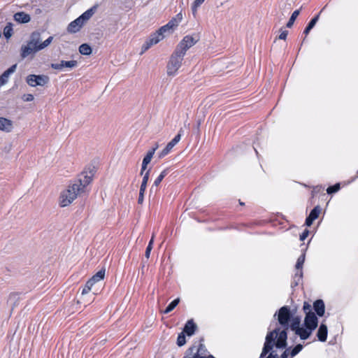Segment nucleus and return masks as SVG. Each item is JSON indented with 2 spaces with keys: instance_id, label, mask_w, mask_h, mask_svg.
<instances>
[{
  "instance_id": "nucleus-30",
  "label": "nucleus",
  "mask_w": 358,
  "mask_h": 358,
  "mask_svg": "<svg viewBox=\"0 0 358 358\" xmlns=\"http://www.w3.org/2000/svg\"><path fill=\"white\" fill-rule=\"evenodd\" d=\"M168 171L166 169L162 171L159 176L156 178V180L154 182L153 185L157 187L162 180L164 178V177L167 175Z\"/></svg>"
},
{
  "instance_id": "nucleus-15",
  "label": "nucleus",
  "mask_w": 358,
  "mask_h": 358,
  "mask_svg": "<svg viewBox=\"0 0 358 358\" xmlns=\"http://www.w3.org/2000/svg\"><path fill=\"white\" fill-rule=\"evenodd\" d=\"M320 211H321V209H320V207L319 206H315L310 213L308 217L306 218V224L307 226H310L313 221L315 220L320 213Z\"/></svg>"
},
{
  "instance_id": "nucleus-8",
  "label": "nucleus",
  "mask_w": 358,
  "mask_h": 358,
  "mask_svg": "<svg viewBox=\"0 0 358 358\" xmlns=\"http://www.w3.org/2000/svg\"><path fill=\"white\" fill-rule=\"evenodd\" d=\"M26 81L31 87L44 86L49 81V78L45 75H29Z\"/></svg>"
},
{
  "instance_id": "nucleus-22",
  "label": "nucleus",
  "mask_w": 358,
  "mask_h": 358,
  "mask_svg": "<svg viewBox=\"0 0 358 358\" xmlns=\"http://www.w3.org/2000/svg\"><path fill=\"white\" fill-rule=\"evenodd\" d=\"M92 52V48L87 43H83L79 47V52L83 55H90Z\"/></svg>"
},
{
  "instance_id": "nucleus-11",
  "label": "nucleus",
  "mask_w": 358,
  "mask_h": 358,
  "mask_svg": "<svg viewBox=\"0 0 358 358\" xmlns=\"http://www.w3.org/2000/svg\"><path fill=\"white\" fill-rule=\"evenodd\" d=\"M305 262V254H302L297 259L296 264V273L294 275V280L296 281V285L299 283V282L301 280L303 276L302 267L303 263Z\"/></svg>"
},
{
  "instance_id": "nucleus-39",
  "label": "nucleus",
  "mask_w": 358,
  "mask_h": 358,
  "mask_svg": "<svg viewBox=\"0 0 358 358\" xmlns=\"http://www.w3.org/2000/svg\"><path fill=\"white\" fill-rule=\"evenodd\" d=\"M288 34V31L286 30L282 31L278 36L279 39L285 40Z\"/></svg>"
},
{
  "instance_id": "nucleus-14",
  "label": "nucleus",
  "mask_w": 358,
  "mask_h": 358,
  "mask_svg": "<svg viewBox=\"0 0 358 358\" xmlns=\"http://www.w3.org/2000/svg\"><path fill=\"white\" fill-rule=\"evenodd\" d=\"M157 148L158 144H156V148H152L150 150H149L147 155L143 158L141 171V175L143 173V171L146 169L148 164L151 162V159Z\"/></svg>"
},
{
  "instance_id": "nucleus-31",
  "label": "nucleus",
  "mask_w": 358,
  "mask_h": 358,
  "mask_svg": "<svg viewBox=\"0 0 358 358\" xmlns=\"http://www.w3.org/2000/svg\"><path fill=\"white\" fill-rule=\"evenodd\" d=\"M13 34V28L11 24H7L3 29V34L6 38H9Z\"/></svg>"
},
{
  "instance_id": "nucleus-4",
  "label": "nucleus",
  "mask_w": 358,
  "mask_h": 358,
  "mask_svg": "<svg viewBox=\"0 0 358 358\" xmlns=\"http://www.w3.org/2000/svg\"><path fill=\"white\" fill-rule=\"evenodd\" d=\"M183 18L182 13H178L166 24L161 27L156 32L152 34L145 41L141 47V55H143L152 45L158 43L164 39L166 35L173 33L174 29L178 27Z\"/></svg>"
},
{
  "instance_id": "nucleus-33",
  "label": "nucleus",
  "mask_w": 358,
  "mask_h": 358,
  "mask_svg": "<svg viewBox=\"0 0 358 358\" xmlns=\"http://www.w3.org/2000/svg\"><path fill=\"white\" fill-rule=\"evenodd\" d=\"M94 284L92 282V281H90V280L87 282L86 285H85V287H83V290H82V295H85L86 294H87L92 289V287L94 285Z\"/></svg>"
},
{
  "instance_id": "nucleus-1",
  "label": "nucleus",
  "mask_w": 358,
  "mask_h": 358,
  "mask_svg": "<svg viewBox=\"0 0 358 358\" xmlns=\"http://www.w3.org/2000/svg\"><path fill=\"white\" fill-rule=\"evenodd\" d=\"M278 316V321L283 329H275L267 334L262 352L259 358H264L268 352L275 346L278 349H284L287 346L289 324L292 318L289 307L285 306L281 307L274 316Z\"/></svg>"
},
{
  "instance_id": "nucleus-43",
  "label": "nucleus",
  "mask_w": 358,
  "mask_h": 358,
  "mask_svg": "<svg viewBox=\"0 0 358 358\" xmlns=\"http://www.w3.org/2000/svg\"><path fill=\"white\" fill-rule=\"evenodd\" d=\"M200 6H196V1H194L192 6V13L194 15H195V14L196 13V11H197V8L198 7H199Z\"/></svg>"
},
{
  "instance_id": "nucleus-32",
  "label": "nucleus",
  "mask_w": 358,
  "mask_h": 358,
  "mask_svg": "<svg viewBox=\"0 0 358 358\" xmlns=\"http://www.w3.org/2000/svg\"><path fill=\"white\" fill-rule=\"evenodd\" d=\"M196 352L201 355V356L204 357L212 356L211 355L208 354L207 350L206 349V347L203 344L199 345Z\"/></svg>"
},
{
  "instance_id": "nucleus-47",
  "label": "nucleus",
  "mask_w": 358,
  "mask_h": 358,
  "mask_svg": "<svg viewBox=\"0 0 358 358\" xmlns=\"http://www.w3.org/2000/svg\"><path fill=\"white\" fill-rule=\"evenodd\" d=\"M147 248H150V250H152V245L148 244V245L147 246Z\"/></svg>"
},
{
  "instance_id": "nucleus-36",
  "label": "nucleus",
  "mask_w": 358,
  "mask_h": 358,
  "mask_svg": "<svg viewBox=\"0 0 358 358\" xmlns=\"http://www.w3.org/2000/svg\"><path fill=\"white\" fill-rule=\"evenodd\" d=\"M340 184L339 183H336V185H333V186H330L327 189V194H332V193H335V192H337L339 189H340Z\"/></svg>"
},
{
  "instance_id": "nucleus-3",
  "label": "nucleus",
  "mask_w": 358,
  "mask_h": 358,
  "mask_svg": "<svg viewBox=\"0 0 358 358\" xmlns=\"http://www.w3.org/2000/svg\"><path fill=\"white\" fill-rule=\"evenodd\" d=\"M299 316H292L289 328L301 340L308 339L318 325V319L315 314L310 313L305 316L303 325L301 324Z\"/></svg>"
},
{
  "instance_id": "nucleus-20",
  "label": "nucleus",
  "mask_w": 358,
  "mask_h": 358,
  "mask_svg": "<svg viewBox=\"0 0 358 358\" xmlns=\"http://www.w3.org/2000/svg\"><path fill=\"white\" fill-rule=\"evenodd\" d=\"M196 328V326L194 323L193 320H189L185 324L183 331L185 334H187V336H191L194 334Z\"/></svg>"
},
{
  "instance_id": "nucleus-26",
  "label": "nucleus",
  "mask_w": 358,
  "mask_h": 358,
  "mask_svg": "<svg viewBox=\"0 0 358 358\" xmlns=\"http://www.w3.org/2000/svg\"><path fill=\"white\" fill-rule=\"evenodd\" d=\"M30 39L34 42V44L36 45V46L38 45H43L41 41V34L38 32H34L31 35Z\"/></svg>"
},
{
  "instance_id": "nucleus-18",
  "label": "nucleus",
  "mask_w": 358,
  "mask_h": 358,
  "mask_svg": "<svg viewBox=\"0 0 358 358\" xmlns=\"http://www.w3.org/2000/svg\"><path fill=\"white\" fill-rule=\"evenodd\" d=\"M13 129V122L11 120L4 118L0 117V130L10 132Z\"/></svg>"
},
{
  "instance_id": "nucleus-16",
  "label": "nucleus",
  "mask_w": 358,
  "mask_h": 358,
  "mask_svg": "<svg viewBox=\"0 0 358 358\" xmlns=\"http://www.w3.org/2000/svg\"><path fill=\"white\" fill-rule=\"evenodd\" d=\"M313 309L315 311L317 315L322 317L325 313L324 303L322 299L316 300L313 305Z\"/></svg>"
},
{
  "instance_id": "nucleus-10",
  "label": "nucleus",
  "mask_w": 358,
  "mask_h": 358,
  "mask_svg": "<svg viewBox=\"0 0 358 358\" xmlns=\"http://www.w3.org/2000/svg\"><path fill=\"white\" fill-rule=\"evenodd\" d=\"M182 136V129L180 130L178 135H176L165 147V148L162 150V152L159 155V158H162L168 155L173 148L180 141Z\"/></svg>"
},
{
  "instance_id": "nucleus-48",
  "label": "nucleus",
  "mask_w": 358,
  "mask_h": 358,
  "mask_svg": "<svg viewBox=\"0 0 358 358\" xmlns=\"http://www.w3.org/2000/svg\"><path fill=\"white\" fill-rule=\"evenodd\" d=\"M183 358H192V357L185 356Z\"/></svg>"
},
{
  "instance_id": "nucleus-23",
  "label": "nucleus",
  "mask_w": 358,
  "mask_h": 358,
  "mask_svg": "<svg viewBox=\"0 0 358 358\" xmlns=\"http://www.w3.org/2000/svg\"><path fill=\"white\" fill-rule=\"evenodd\" d=\"M179 302H180L179 298L174 299L173 301H171L169 304V306L166 307V308L164 310H163V313L168 314L170 312H171L178 306Z\"/></svg>"
},
{
  "instance_id": "nucleus-9",
  "label": "nucleus",
  "mask_w": 358,
  "mask_h": 358,
  "mask_svg": "<svg viewBox=\"0 0 358 358\" xmlns=\"http://www.w3.org/2000/svg\"><path fill=\"white\" fill-rule=\"evenodd\" d=\"M78 66V62L76 60L64 61L62 60L59 63H52L50 66L55 70L62 71L64 69H72Z\"/></svg>"
},
{
  "instance_id": "nucleus-12",
  "label": "nucleus",
  "mask_w": 358,
  "mask_h": 358,
  "mask_svg": "<svg viewBox=\"0 0 358 358\" xmlns=\"http://www.w3.org/2000/svg\"><path fill=\"white\" fill-rule=\"evenodd\" d=\"M52 40L53 36H49L45 41H44L42 43V45H43L36 46V45L34 44V42H32V41L30 39L27 45L29 46L31 49H33V51L34 52H36L48 47L52 43Z\"/></svg>"
},
{
  "instance_id": "nucleus-21",
  "label": "nucleus",
  "mask_w": 358,
  "mask_h": 358,
  "mask_svg": "<svg viewBox=\"0 0 358 358\" xmlns=\"http://www.w3.org/2000/svg\"><path fill=\"white\" fill-rule=\"evenodd\" d=\"M105 276V269H101L95 275H94L90 279V281H92L94 284L96 282L103 280Z\"/></svg>"
},
{
  "instance_id": "nucleus-7",
  "label": "nucleus",
  "mask_w": 358,
  "mask_h": 358,
  "mask_svg": "<svg viewBox=\"0 0 358 358\" xmlns=\"http://www.w3.org/2000/svg\"><path fill=\"white\" fill-rule=\"evenodd\" d=\"M198 41L197 36L187 35L180 42L176 50L185 55L187 50L195 45Z\"/></svg>"
},
{
  "instance_id": "nucleus-41",
  "label": "nucleus",
  "mask_w": 358,
  "mask_h": 358,
  "mask_svg": "<svg viewBox=\"0 0 358 358\" xmlns=\"http://www.w3.org/2000/svg\"><path fill=\"white\" fill-rule=\"evenodd\" d=\"M192 357V358H214L213 356H208V357L201 356V355L199 354L198 352H196Z\"/></svg>"
},
{
  "instance_id": "nucleus-13",
  "label": "nucleus",
  "mask_w": 358,
  "mask_h": 358,
  "mask_svg": "<svg viewBox=\"0 0 358 358\" xmlns=\"http://www.w3.org/2000/svg\"><path fill=\"white\" fill-rule=\"evenodd\" d=\"M16 69L17 64H15L1 74L0 76V87L8 83L10 76L15 71Z\"/></svg>"
},
{
  "instance_id": "nucleus-24",
  "label": "nucleus",
  "mask_w": 358,
  "mask_h": 358,
  "mask_svg": "<svg viewBox=\"0 0 358 358\" xmlns=\"http://www.w3.org/2000/svg\"><path fill=\"white\" fill-rule=\"evenodd\" d=\"M318 19H319V14L310 20V22L308 23V26L306 27V29H304V31H303V33L306 35H308V33L310 32V31L314 27V26L317 23Z\"/></svg>"
},
{
  "instance_id": "nucleus-37",
  "label": "nucleus",
  "mask_w": 358,
  "mask_h": 358,
  "mask_svg": "<svg viewBox=\"0 0 358 358\" xmlns=\"http://www.w3.org/2000/svg\"><path fill=\"white\" fill-rule=\"evenodd\" d=\"M303 309L304 313H306V315L307 314L312 313L315 314L314 312L312 311V306L308 302H304L303 306Z\"/></svg>"
},
{
  "instance_id": "nucleus-25",
  "label": "nucleus",
  "mask_w": 358,
  "mask_h": 358,
  "mask_svg": "<svg viewBox=\"0 0 358 358\" xmlns=\"http://www.w3.org/2000/svg\"><path fill=\"white\" fill-rule=\"evenodd\" d=\"M289 350V349H286L282 354L281 358H287ZM268 352H270V354L266 358H278L277 352L275 350H273V348Z\"/></svg>"
},
{
  "instance_id": "nucleus-38",
  "label": "nucleus",
  "mask_w": 358,
  "mask_h": 358,
  "mask_svg": "<svg viewBox=\"0 0 358 358\" xmlns=\"http://www.w3.org/2000/svg\"><path fill=\"white\" fill-rule=\"evenodd\" d=\"M22 99L24 101H26V102H29V101H32L34 99V96L31 94H24L22 96Z\"/></svg>"
},
{
  "instance_id": "nucleus-5",
  "label": "nucleus",
  "mask_w": 358,
  "mask_h": 358,
  "mask_svg": "<svg viewBox=\"0 0 358 358\" xmlns=\"http://www.w3.org/2000/svg\"><path fill=\"white\" fill-rule=\"evenodd\" d=\"M93 14L94 10L92 8L84 12L81 15L69 24L67 27L68 32L74 34L79 31L83 25L91 18Z\"/></svg>"
},
{
  "instance_id": "nucleus-42",
  "label": "nucleus",
  "mask_w": 358,
  "mask_h": 358,
  "mask_svg": "<svg viewBox=\"0 0 358 358\" xmlns=\"http://www.w3.org/2000/svg\"><path fill=\"white\" fill-rule=\"evenodd\" d=\"M144 192H139V196H138V203H143V199H144Z\"/></svg>"
},
{
  "instance_id": "nucleus-29",
  "label": "nucleus",
  "mask_w": 358,
  "mask_h": 358,
  "mask_svg": "<svg viewBox=\"0 0 358 358\" xmlns=\"http://www.w3.org/2000/svg\"><path fill=\"white\" fill-rule=\"evenodd\" d=\"M21 50H22L21 56L23 58L27 57V56H29L31 53H34V52L33 51V49H31L27 45H26L24 46H22Z\"/></svg>"
},
{
  "instance_id": "nucleus-44",
  "label": "nucleus",
  "mask_w": 358,
  "mask_h": 358,
  "mask_svg": "<svg viewBox=\"0 0 358 358\" xmlns=\"http://www.w3.org/2000/svg\"><path fill=\"white\" fill-rule=\"evenodd\" d=\"M151 250L150 248H146L145 256L147 259L150 257Z\"/></svg>"
},
{
  "instance_id": "nucleus-2",
  "label": "nucleus",
  "mask_w": 358,
  "mask_h": 358,
  "mask_svg": "<svg viewBox=\"0 0 358 358\" xmlns=\"http://www.w3.org/2000/svg\"><path fill=\"white\" fill-rule=\"evenodd\" d=\"M93 176V170L82 172L73 183L69 185L61 192L59 199V206L61 207L69 206L78 194L85 192L87 185L92 182Z\"/></svg>"
},
{
  "instance_id": "nucleus-17",
  "label": "nucleus",
  "mask_w": 358,
  "mask_h": 358,
  "mask_svg": "<svg viewBox=\"0 0 358 358\" xmlns=\"http://www.w3.org/2000/svg\"><path fill=\"white\" fill-rule=\"evenodd\" d=\"M327 334H328V329L327 326L322 323L317 330V337L318 340L321 342H325L327 338Z\"/></svg>"
},
{
  "instance_id": "nucleus-6",
  "label": "nucleus",
  "mask_w": 358,
  "mask_h": 358,
  "mask_svg": "<svg viewBox=\"0 0 358 358\" xmlns=\"http://www.w3.org/2000/svg\"><path fill=\"white\" fill-rule=\"evenodd\" d=\"M184 56L182 52L180 53L176 50L174 51L167 64L166 69L168 76H174L177 74L178 69L181 66Z\"/></svg>"
},
{
  "instance_id": "nucleus-46",
  "label": "nucleus",
  "mask_w": 358,
  "mask_h": 358,
  "mask_svg": "<svg viewBox=\"0 0 358 358\" xmlns=\"http://www.w3.org/2000/svg\"><path fill=\"white\" fill-rule=\"evenodd\" d=\"M153 242H154V235H152L150 242L148 244H151V245H153Z\"/></svg>"
},
{
  "instance_id": "nucleus-28",
  "label": "nucleus",
  "mask_w": 358,
  "mask_h": 358,
  "mask_svg": "<svg viewBox=\"0 0 358 358\" xmlns=\"http://www.w3.org/2000/svg\"><path fill=\"white\" fill-rule=\"evenodd\" d=\"M149 175H150V171H148L143 176L141 187H140V192H145L147 187V183L149 179Z\"/></svg>"
},
{
  "instance_id": "nucleus-19",
  "label": "nucleus",
  "mask_w": 358,
  "mask_h": 358,
  "mask_svg": "<svg viewBox=\"0 0 358 358\" xmlns=\"http://www.w3.org/2000/svg\"><path fill=\"white\" fill-rule=\"evenodd\" d=\"M14 20L20 23H27L31 20V17L29 14L18 12L14 15Z\"/></svg>"
},
{
  "instance_id": "nucleus-34",
  "label": "nucleus",
  "mask_w": 358,
  "mask_h": 358,
  "mask_svg": "<svg viewBox=\"0 0 358 358\" xmlns=\"http://www.w3.org/2000/svg\"><path fill=\"white\" fill-rule=\"evenodd\" d=\"M186 343L185 336L183 332L180 333L177 338V345L180 347L184 345Z\"/></svg>"
},
{
  "instance_id": "nucleus-35",
  "label": "nucleus",
  "mask_w": 358,
  "mask_h": 358,
  "mask_svg": "<svg viewBox=\"0 0 358 358\" xmlns=\"http://www.w3.org/2000/svg\"><path fill=\"white\" fill-rule=\"evenodd\" d=\"M303 349V345L301 344L296 345L290 352V355L292 357L296 356L299 352H301Z\"/></svg>"
},
{
  "instance_id": "nucleus-45",
  "label": "nucleus",
  "mask_w": 358,
  "mask_h": 358,
  "mask_svg": "<svg viewBox=\"0 0 358 358\" xmlns=\"http://www.w3.org/2000/svg\"><path fill=\"white\" fill-rule=\"evenodd\" d=\"M205 0H195L196 6H201Z\"/></svg>"
},
{
  "instance_id": "nucleus-40",
  "label": "nucleus",
  "mask_w": 358,
  "mask_h": 358,
  "mask_svg": "<svg viewBox=\"0 0 358 358\" xmlns=\"http://www.w3.org/2000/svg\"><path fill=\"white\" fill-rule=\"evenodd\" d=\"M309 231L308 230L306 229L300 235V240L304 241L308 236Z\"/></svg>"
},
{
  "instance_id": "nucleus-27",
  "label": "nucleus",
  "mask_w": 358,
  "mask_h": 358,
  "mask_svg": "<svg viewBox=\"0 0 358 358\" xmlns=\"http://www.w3.org/2000/svg\"><path fill=\"white\" fill-rule=\"evenodd\" d=\"M299 13H300V10H296L293 12L288 22L287 23V27L291 28L292 27L295 20L299 16Z\"/></svg>"
}]
</instances>
